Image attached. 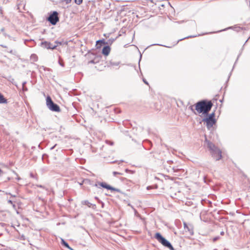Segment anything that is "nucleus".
Returning <instances> with one entry per match:
<instances>
[{"instance_id":"obj_13","label":"nucleus","mask_w":250,"mask_h":250,"mask_svg":"<svg viewBox=\"0 0 250 250\" xmlns=\"http://www.w3.org/2000/svg\"><path fill=\"white\" fill-rule=\"evenodd\" d=\"M7 103V100L5 99L3 96L0 93V104H5Z\"/></svg>"},{"instance_id":"obj_7","label":"nucleus","mask_w":250,"mask_h":250,"mask_svg":"<svg viewBox=\"0 0 250 250\" xmlns=\"http://www.w3.org/2000/svg\"><path fill=\"white\" fill-rule=\"evenodd\" d=\"M99 185L101 186L102 187L105 188L107 189H109L112 191H119V190L118 189H117L116 188H114L113 187H111L110 185H107L106 183L104 182H102L99 183Z\"/></svg>"},{"instance_id":"obj_9","label":"nucleus","mask_w":250,"mask_h":250,"mask_svg":"<svg viewBox=\"0 0 250 250\" xmlns=\"http://www.w3.org/2000/svg\"><path fill=\"white\" fill-rule=\"evenodd\" d=\"M110 51V48L109 46H104L102 50L103 54L105 56H107L109 54Z\"/></svg>"},{"instance_id":"obj_31","label":"nucleus","mask_w":250,"mask_h":250,"mask_svg":"<svg viewBox=\"0 0 250 250\" xmlns=\"http://www.w3.org/2000/svg\"><path fill=\"white\" fill-rule=\"evenodd\" d=\"M54 148V146H53L52 147H51V149H53Z\"/></svg>"},{"instance_id":"obj_24","label":"nucleus","mask_w":250,"mask_h":250,"mask_svg":"<svg viewBox=\"0 0 250 250\" xmlns=\"http://www.w3.org/2000/svg\"><path fill=\"white\" fill-rule=\"evenodd\" d=\"M219 237H215L213 238V241L214 242H215V241H216V240H217L219 239Z\"/></svg>"},{"instance_id":"obj_1","label":"nucleus","mask_w":250,"mask_h":250,"mask_svg":"<svg viewBox=\"0 0 250 250\" xmlns=\"http://www.w3.org/2000/svg\"><path fill=\"white\" fill-rule=\"evenodd\" d=\"M212 105L211 101L203 100L195 104V110L198 113L206 114L210 110Z\"/></svg>"},{"instance_id":"obj_28","label":"nucleus","mask_w":250,"mask_h":250,"mask_svg":"<svg viewBox=\"0 0 250 250\" xmlns=\"http://www.w3.org/2000/svg\"><path fill=\"white\" fill-rule=\"evenodd\" d=\"M143 81H144V82L145 83H146V84H148L147 82L145 80H143Z\"/></svg>"},{"instance_id":"obj_27","label":"nucleus","mask_w":250,"mask_h":250,"mask_svg":"<svg viewBox=\"0 0 250 250\" xmlns=\"http://www.w3.org/2000/svg\"><path fill=\"white\" fill-rule=\"evenodd\" d=\"M112 65H117V66L118 65V63H117V62H115V63L114 62V63H112Z\"/></svg>"},{"instance_id":"obj_15","label":"nucleus","mask_w":250,"mask_h":250,"mask_svg":"<svg viewBox=\"0 0 250 250\" xmlns=\"http://www.w3.org/2000/svg\"><path fill=\"white\" fill-rule=\"evenodd\" d=\"M26 83V82H24L22 83V90L23 91H26L28 90L27 88L26 87V86H25Z\"/></svg>"},{"instance_id":"obj_8","label":"nucleus","mask_w":250,"mask_h":250,"mask_svg":"<svg viewBox=\"0 0 250 250\" xmlns=\"http://www.w3.org/2000/svg\"><path fill=\"white\" fill-rule=\"evenodd\" d=\"M41 45L44 48H45L46 49H55L56 47V45H53L52 44L47 42H41Z\"/></svg>"},{"instance_id":"obj_2","label":"nucleus","mask_w":250,"mask_h":250,"mask_svg":"<svg viewBox=\"0 0 250 250\" xmlns=\"http://www.w3.org/2000/svg\"><path fill=\"white\" fill-rule=\"evenodd\" d=\"M205 142L207 143L208 147L209 148L210 153L216 160L218 161L222 158L221 151L213 143L206 139Z\"/></svg>"},{"instance_id":"obj_19","label":"nucleus","mask_w":250,"mask_h":250,"mask_svg":"<svg viewBox=\"0 0 250 250\" xmlns=\"http://www.w3.org/2000/svg\"><path fill=\"white\" fill-rule=\"evenodd\" d=\"M59 63L60 64V65L62 67H63L64 66V63L62 62V61L61 60V59L59 60Z\"/></svg>"},{"instance_id":"obj_4","label":"nucleus","mask_w":250,"mask_h":250,"mask_svg":"<svg viewBox=\"0 0 250 250\" xmlns=\"http://www.w3.org/2000/svg\"><path fill=\"white\" fill-rule=\"evenodd\" d=\"M46 105L47 107L51 111L58 112L60 110V107L53 102L49 96L46 98Z\"/></svg>"},{"instance_id":"obj_11","label":"nucleus","mask_w":250,"mask_h":250,"mask_svg":"<svg viewBox=\"0 0 250 250\" xmlns=\"http://www.w3.org/2000/svg\"><path fill=\"white\" fill-rule=\"evenodd\" d=\"M184 226L185 229H187L190 234H193V232L192 229H190L189 228V227L188 226V225L186 224V223H185V222L184 223Z\"/></svg>"},{"instance_id":"obj_23","label":"nucleus","mask_w":250,"mask_h":250,"mask_svg":"<svg viewBox=\"0 0 250 250\" xmlns=\"http://www.w3.org/2000/svg\"><path fill=\"white\" fill-rule=\"evenodd\" d=\"M113 174L114 176H116L117 174H119V175H121V173H119V172H116V171H114L113 172Z\"/></svg>"},{"instance_id":"obj_18","label":"nucleus","mask_w":250,"mask_h":250,"mask_svg":"<svg viewBox=\"0 0 250 250\" xmlns=\"http://www.w3.org/2000/svg\"><path fill=\"white\" fill-rule=\"evenodd\" d=\"M82 2L83 0H75V2L78 5H80Z\"/></svg>"},{"instance_id":"obj_16","label":"nucleus","mask_w":250,"mask_h":250,"mask_svg":"<svg viewBox=\"0 0 250 250\" xmlns=\"http://www.w3.org/2000/svg\"><path fill=\"white\" fill-rule=\"evenodd\" d=\"M215 113H212L210 114L208 117H207L206 118H209V119H215Z\"/></svg>"},{"instance_id":"obj_25","label":"nucleus","mask_w":250,"mask_h":250,"mask_svg":"<svg viewBox=\"0 0 250 250\" xmlns=\"http://www.w3.org/2000/svg\"><path fill=\"white\" fill-rule=\"evenodd\" d=\"M71 0H65V2L66 4H68L71 1Z\"/></svg>"},{"instance_id":"obj_12","label":"nucleus","mask_w":250,"mask_h":250,"mask_svg":"<svg viewBox=\"0 0 250 250\" xmlns=\"http://www.w3.org/2000/svg\"><path fill=\"white\" fill-rule=\"evenodd\" d=\"M62 244L64 245L65 247L67 248L70 250H73V249L69 247L67 243H66L63 239H62Z\"/></svg>"},{"instance_id":"obj_3","label":"nucleus","mask_w":250,"mask_h":250,"mask_svg":"<svg viewBox=\"0 0 250 250\" xmlns=\"http://www.w3.org/2000/svg\"><path fill=\"white\" fill-rule=\"evenodd\" d=\"M155 238L164 246L168 248L170 250H175L170 243L164 238L160 233H156L155 234Z\"/></svg>"},{"instance_id":"obj_14","label":"nucleus","mask_w":250,"mask_h":250,"mask_svg":"<svg viewBox=\"0 0 250 250\" xmlns=\"http://www.w3.org/2000/svg\"><path fill=\"white\" fill-rule=\"evenodd\" d=\"M82 204L83 205H86V206H87L89 207H90L91 206H92V204L91 203H90V202H89L87 200H85V201H83L82 202Z\"/></svg>"},{"instance_id":"obj_5","label":"nucleus","mask_w":250,"mask_h":250,"mask_svg":"<svg viewBox=\"0 0 250 250\" xmlns=\"http://www.w3.org/2000/svg\"><path fill=\"white\" fill-rule=\"evenodd\" d=\"M47 20L52 25H55L59 21L58 12L56 11H54L49 16Z\"/></svg>"},{"instance_id":"obj_30","label":"nucleus","mask_w":250,"mask_h":250,"mask_svg":"<svg viewBox=\"0 0 250 250\" xmlns=\"http://www.w3.org/2000/svg\"><path fill=\"white\" fill-rule=\"evenodd\" d=\"M220 234H221V235H223L224 234V231H221Z\"/></svg>"},{"instance_id":"obj_22","label":"nucleus","mask_w":250,"mask_h":250,"mask_svg":"<svg viewBox=\"0 0 250 250\" xmlns=\"http://www.w3.org/2000/svg\"><path fill=\"white\" fill-rule=\"evenodd\" d=\"M8 203H9V204H11V205H12V206H13V207L14 208H15V205L14 204H13V202H12V201L11 200H8Z\"/></svg>"},{"instance_id":"obj_10","label":"nucleus","mask_w":250,"mask_h":250,"mask_svg":"<svg viewBox=\"0 0 250 250\" xmlns=\"http://www.w3.org/2000/svg\"><path fill=\"white\" fill-rule=\"evenodd\" d=\"M30 60L33 62H37L38 60V56L35 54H32L30 56Z\"/></svg>"},{"instance_id":"obj_6","label":"nucleus","mask_w":250,"mask_h":250,"mask_svg":"<svg viewBox=\"0 0 250 250\" xmlns=\"http://www.w3.org/2000/svg\"><path fill=\"white\" fill-rule=\"evenodd\" d=\"M203 122L206 123L207 127L208 130H211L213 125L216 123L215 119H209V118H204Z\"/></svg>"},{"instance_id":"obj_21","label":"nucleus","mask_w":250,"mask_h":250,"mask_svg":"<svg viewBox=\"0 0 250 250\" xmlns=\"http://www.w3.org/2000/svg\"><path fill=\"white\" fill-rule=\"evenodd\" d=\"M173 169L174 171H177L179 169H181V168H178L177 167H173Z\"/></svg>"},{"instance_id":"obj_20","label":"nucleus","mask_w":250,"mask_h":250,"mask_svg":"<svg viewBox=\"0 0 250 250\" xmlns=\"http://www.w3.org/2000/svg\"><path fill=\"white\" fill-rule=\"evenodd\" d=\"M106 144H109L111 146L113 145V142H111L110 141H106Z\"/></svg>"},{"instance_id":"obj_17","label":"nucleus","mask_w":250,"mask_h":250,"mask_svg":"<svg viewBox=\"0 0 250 250\" xmlns=\"http://www.w3.org/2000/svg\"><path fill=\"white\" fill-rule=\"evenodd\" d=\"M100 43V44L104 43V42L102 41H101V40H99V41H97V42H96V46H97V48L99 47V44Z\"/></svg>"},{"instance_id":"obj_26","label":"nucleus","mask_w":250,"mask_h":250,"mask_svg":"<svg viewBox=\"0 0 250 250\" xmlns=\"http://www.w3.org/2000/svg\"><path fill=\"white\" fill-rule=\"evenodd\" d=\"M189 108V109H190L191 110H192V111H193V112H194V109H193V105L190 106Z\"/></svg>"},{"instance_id":"obj_29","label":"nucleus","mask_w":250,"mask_h":250,"mask_svg":"<svg viewBox=\"0 0 250 250\" xmlns=\"http://www.w3.org/2000/svg\"><path fill=\"white\" fill-rule=\"evenodd\" d=\"M3 173V172L0 169V176L1 175V174Z\"/></svg>"},{"instance_id":"obj_32","label":"nucleus","mask_w":250,"mask_h":250,"mask_svg":"<svg viewBox=\"0 0 250 250\" xmlns=\"http://www.w3.org/2000/svg\"><path fill=\"white\" fill-rule=\"evenodd\" d=\"M95 186L97 187L98 185L97 184H95Z\"/></svg>"},{"instance_id":"obj_33","label":"nucleus","mask_w":250,"mask_h":250,"mask_svg":"<svg viewBox=\"0 0 250 250\" xmlns=\"http://www.w3.org/2000/svg\"><path fill=\"white\" fill-rule=\"evenodd\" d=\"M149 188H150V187H147V189H149Z\"/></svg>"}]
</instances>
